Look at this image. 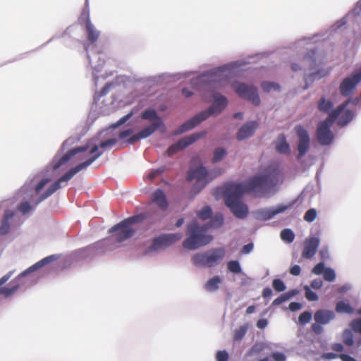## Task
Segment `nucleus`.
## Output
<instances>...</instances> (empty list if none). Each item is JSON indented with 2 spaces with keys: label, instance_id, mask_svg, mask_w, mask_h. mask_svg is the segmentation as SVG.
I'll list each match as a JSON object with an SVG mask.
<instances>
[{
  "label": "nucleus",
  "instance_id": "nucleus-1",
  "mask_svg": "<svg viewBox=\"0 0 361 361\" xmlns=\"http://www.w3.org/2000/svg\"><path fill=\"white\" fill-rule=\"evenodd\" d=\"M147 217V214L140 213L121 221L118 224L114 225L109 230L111 237L99 240L91 245L77 250L67 256L54 254L47 257V273L49 269V264L55 260H58L57 267L62 270L71 266L75 262H78L82 259L91 257L94 251L99 249L106 250H111L114 247L111 246V243L115 239L116 243L123 242L135 233V230L132 228V226L144 221Z\"/></svg>",
  "mask_w": 361,
  "mask_h": 361
},
{
  "label": "nucleus",
  "instance_id": "nucleus-2",
  "mask_svg": "<svg viewBox=\"0 0 361 361\" xmlns=\"http://www.w3.org/2000/svg\"><path fill=\"white\" fill-rule=\"evenodd\" d=\"M247 63L248 61L245 59L226 63L192 78L190 83L200 90H212L219 87L221 82H227L235 76L239 70Z\"/></svg>",
  "mask_w": 361,
  "mask_h": 361
},
{
  "label": "nucleus",
  "instance_id": "nucleus-3",
  "mask_svg": "<svg viewBox=\"0 0 361 361\" xmlns=\"http://www.w3.org/2000/svg\"><path fill=\"white\" fill-rule=\"evenodd\" d=\"M316 38L317 35L312 37H304L295 44V49H305V46H307L305 48L307 53L304 56V62H309V73H307L305 68L303 90L308 89L316 80H319L326 75V71L322 67L324 54L323 50L314 44L317 42Z\"/></svg>",
  "mask_w": 361,
  "mask_h": 361
},
{
  "label": "nucleus",
  "instance_id": "nucleus-4",
  "mask_svg": "<svg viewBox=\"0 0 361 361\" xmlns=\"http://www.w3.org/2000/svg\"><path fill=\"white\" fill-rule=\"evenodd\" d=\"M283 181L280 170L276 167H269L264 173L255 175L245 183H242L245 193H254L255 196L264 197L276 191V187Z\"/></svg>",
  "mask_w": 361,
  "mask_h": 361
},
{
  "label": "nucleus",
  "instance_id": "nucleus-5",
  "mask_svg": "<svg viewBox=\"0 0 361 361\" xmlns=\"http://www.w3.org/2000/svg\"><path fill=\"white\" fill-rule=\"evenodd\" d=\"M210 91L212 104L206 109L198 112L183 123L178 128L174 130L173 135H179L187 133L198 126L210 116H216L226 109L228 104L227 97L214 90Z\"/></svg>",
  "mask_w": 361,
  "mask_h": 361
},
{
  "label": "nucleus",
  "instance_id": "nucleus-6",
  "mask_svg": "<svg viewBox=\"0 0 361 361\" xmlns=\"http://www.w3.org/2000/svg\"><path fill=\"white\" fill-rule=\"evenodd\" d=\"M245 194L242 183H228L223 192L225 205L239 219H245L249 214L247 205L243 202Z\"/></svg>",
  "mask_w": 361,
  "mask_h": 361
},
{
  "label": "nucleus",
  "instance_id": "nucleus-7",
  "mask_svg": "<svg viewBox=\"0 0 361 361\" xmlns=\"http://www.w3.org/2000/svg\"><path fill=\"white\" fill-rule=\"evenodd\" d=\"M207 227L200 226L197 220L188 224L186 228L187 237L182 245L188 250H196L209 244L213 240L212 235L207 233Z\"/></svg>",
  "mask_w": 361,
  "mask_h": 361
},
{
  "label": "nucleus",
  "instance_id": "nucleus-8",
  "mask_svg": "<svg viewBox=\"0 0 361 361\" xmlns=\"http://www.w3.org/2000/svg\"><path fill=\"white\" fill-rule=\"evenodd\" d=\"M225 250L222 247L212 248L198 252L191 256V263L197 268H212L218 265L225 257Z\"/></svg>",
  "mask_w": 361,
  "mask_h": 361
},
{
  "label": "nucleus",
  "instance_id": "nucleus-9",
  "mask_svg": "<svg viewBox=\"0 0 361 361\" xmlns=\"http://www.w3.org/2000/svg\"><path fill=\"white\" fill-rule=\"evenodd\" d=\"M102 156V152L97 154L92 157L89 158L87 160L76 165L75 166L69 169L62 176H61L57 180L51 184L48 188H47V198L56 192L60 189L62 183H67L77 173L87 169L90 166L94 161Z\"/></svg>",
  "mask_w": 361,
  "mask_h": 361
},
{
  "label": "nucleus",
  "instance_id": "nucleus-10",
  "mask_svg": "<svg viewBox=\"0 0 361 361\" xmlns=\"http://www.w3.org/2000/svg\"><path fill=\"white\" fill-rule=\"evenodd\" d=\"M232 88L238 97L248 101L254 106H257L260 104L261 99L258 88L254 85L234 81L232 83Z\"/></svg>",
  "mask_w": 361,
  "mask_h": 361
},
{
  "label": "nucleus",
  "instance_id": "nucleus-11",
  "mask_svg": "<svg viewBox=\"0 0 361 361\" xmlns=\"http://www.w3.org/2000/svg\"><path fill=\"white\" fill-rule=\"evenodd\" d=\"M177 233H162L153 238L151 244L147 247L145 255L157 253L171 246L181 238Z\"/></svg>",
  "mask_w": 361,
  "mask_h": 361
},
{
  "label": "nucleus",
  "instance_id": "nucleus-12",
  "mask_svg": "<svg viewBox=\"0 0 361 361\" xmlns=\"http://www.w3.org/2000/svg\"><path fill=\"white\" fill-rule=\"evenodd\" d=\"M336 318V314L333 310L320 309L314 314V323L311 325L312 331L316 335H320L324 332V325L329 324Z\"/></svg>",
  "mask_w": 361,
  "mask_h": 361
},
{
  "label": "nucleus",
  "instance_id": "nucleus-13",
  "mask_svg": "<svg viewBox=\"0 0 361 361\" xmlns=\"http://www.w3.org/2000/svg\"><path fill=\"white\" fill-rule=\"evenodd\" d=\"M294 130L298 137L296 159L300 160L310 149V136L308 131L301 125L295 126Z\"/></svg>",
  "mask_w": 361,
  "mask_h": 361
},
{
  "label": "nucleus",
  "instance_id": "nucleus-14",
  "mask_svg": "<svg viewBox=\"0 0 361 361\" xmlns=\"http://www.w3.org/2000/svg\"><path fill=\"white\" fill-rule=\"evenodd\" d=\"M361 81V70L353 72L343 80L339 86L340 93L343 97L353 94L357 84Z\"/></svg>",
  "mask_w": 361,
  "mask_h": 361
},
{
  "label": "nucleus",
  "instance_id": "nucleus-15",
  "mask_svg": "<svg viewBox=\"0 0 361 361\" xmlns=\"http://www.w3.org/2000/svg\"><path fill=\"white\" fill-rule=\"evenodd\" d=\"M290 206L291 204H278L276 207L258 209L253 212V216L257 220L267 221L272 219L276 215L284 212Z\"/></svg>",
  "mask_w": 361,
  "mask_h": 361
},
{
  "label": "nucleus",
  "instance_id": "nucleus-16",
  "mask_svg": "<svg viewBox=\"0 0 361 361\" xmlns=\"http://www.w3.org/2000/svg\"><path fill=\"white\" fill-rule=\"evenodd\" d=\"M85 50L88 53V47H85ZM87 58L89 63L92 68V77L95 85H97V80H99V73L102 71L103 65L104 64L105 60L104 55L102 53H93L91 55L87 54Z\"/></svg>",
  "mask_w": 361,
  "mask_h": 361
},
{
  "label": "nucleus",
  "instance_id": "nucleus-17",
  "mask_svg": "<svg viewBox=\"0 0 361 361\" xmlns=\"http://www.w3.org/2000/svg\"><path fill=\"white\" fill-rule=\"evenodd\" d=\"M259 127V123L255 120L245 122L238 130L235 138L238 141H243L253 136Z\"/></svg>",
  "mask_w": 361,
  "mask_h": 361
},
{
  "label": "nucleus",
  "instance_id": "nucleus-18",
  "mask_svg": "<svg viewBox=\"0 0 361 361\" xmlns=\"http://www.w3.org/2000/svg\"><path fill=\"white\" fill-rule=\"evenodd\" d=\"M311 272L317 276L322 275L324 280L327 282H333L336 278L335 270L331 267H326L324 262L317 263Z\"/></svg>",
  "mask_w": 361,
  "mask_h": 361
},
{
  "label": "nucleus",
  "instance_id": "nucleus-19",
  "mask_svg": "<svg viewBox=\"0 0 361 361\" xmlns=\"http://www.w3.org/2000/svg\"><path fill=\"white\" fill-rule=\"evenodd\" d=\"M320 244V239L317 236H312L307 238L302 252V256L305 259H312L317 252Z\"/></svg>",
  "mask_w": 361,
  "mask_h": 361
},
{
  "label": "nucleus",
  "instance_id": "nucleus-20",
  "mask_svg": "<svg viewBox=\"0 0 361 361\" xmlns=\"http://www.w3.org/2000/svg\"><path fill=\"white\" fill-rule=\"evenodd\" d=\"M140 117L143 120L149 121L151 122L150 126H152L155 128H160L161 127L164 126L161 118L154 109H145L142 112Z\"/></svg>",
  "mask_w": 361,
  "mask_h": 361
},
{
  "label": "nucleus",
  "instance_id": "nucleus-21",
  "mask_svg": "<svg viewBox=\"0 0 361 361\" xmlns=\"http://www.w3.org/2000/svg\"><path fill=\"white\" fill-rule=\"evenodd\" d=\"M207 134V130H202L199 133H193L189 136H186L178 140L176 143V145L180 150H183L193 144L197 140L204 137Z\"/></svg>",
  "mask_w": 361,
  "mask_h": 361
},
{
  "label": "nucleus",
  "instance_id": "nucleus-22",
  "mask_svg": "<svg viewBox=\"0 0 361 361\" xmlns=\"http://www.w3.org/2000/svg\"><path fill=\"white\" fill-rule=\"evenodd\" d=\"M89 146L86 145L71 149L59 159V160L54 164V168L55 169H59L63 164L67 163L73 156L78 153L86 152Z\"/></svg>",
  "mask_w": 361,
  "mask_h": 361
},
{
  "label": "nucleus",
  "instance_id": "nucleus-23",
  "mask_svg": "<svg viewBox=\"0 0 361 361\" xmlns=\"http://www.w3.org/2000/svg\"><path fill=\"white\" fill-rule=\"evenodd\" d=\"M317 137L320 145L326 146L332 143L334 135L330 128L317 126Z\"/></svg>",
  "mask_w": 361,
  "mask_h": 361
},
{
  "label": "nucleus",
  "instance_id": "nucleus-24",
  "mask_svg": "<svg viewBox=\"0 0 361 361\" xmlns=\"http://www.w3.org/2000/svg\"><path fill=\"white\" fill-rule=\"evenodd\" d=\"M84 18L85 19V30L87 35V42L89 44H93L98 39L100 32L96 29L94 25L91 23L88 11Z\"/></svg>",
  "mask_w": 361,
  "mask_h": 361
},
{
  "label": "nucleus",
  "instance_id": "nucleus-25",
  "mask_svg": "<svg viewBox=\"0 0 361 361\" xmlns=\"http://www.w3.org/2000/svg\"><path fill=\"white\" fill-rule=\"evenodd\" d=\"M193 179L200 180H210L209 177V171L206 167L201 165L194 169L190 170L188 175V180L191 181Z\"/></svg>",
  "mask_w": 361,
  "mask_h": 361
},
{
  "label": "nucleus",
  "instance_id": "nucleus-26",
  "mask_svg": "<svg viewBox=\"0 0 361 361\" xmlns=\"http://www.w3.org/2000/svg\"><path fill=\"white\" fill-rule=\"evenodd\" d=\"M275 149L277 152L281 154H289L290 153V145L288 142L285 134L281 133L278 135L275 141Z\"/></svg>",
  "mask_w": 361,
  "mask_h": 361
},
{
  "label": "nucleus",
  "instance_id": "nucleus-27",
  "mask_svg": "<svg viewBox=\"0 0 361 361\" xmlns=\"http://www.w3.org/2000/svg\"><path fill=\"white\" fill-rule=\"evenodd\" d=\"M223 282V279L219 275H215L209 278L204 284V289L209 293H216L219 290L220 285Z\"/></svg>",
  "mask_w": 361,
  "mask_h": 361
},
{
  "label": "nucleus",
  "instance_id": "nucleus-28",
  "mask_svg": "<svg viewBox=\"0 0 361 361\" xmlns=\"http://www.w3.org/2000/svg\"><path fill=\"white\" fill-rule=\"evenodd\" d=\"M152 200L162 209H165L168 207L166 195L161 189H157L154 191Z\"/></svg>",
  "mask_w": 361,
  "mask_h": 361
},
{
  "label": "nucleus",
  "instance_id": "nucleus-29",
  "mask_svg": "<svg viewBox=\"0 0 361 361\" xmlns=\"http://www.w3.org/2000/svg\"><path fill=\"white\" fill-rule=\"evenodd\" d=\"M337 124L341 127L348 125L355 118V113L350 109L345 110L341 115Z\"/></svg>",
  "mask_w": 361,
  "mask_h": 361
},
{
  "label": "nucleus",
  "instance_id": "nucleus-30",
  "mask_svg": "<svg viewBox=\"0 0 361 361\" xmlns=\"http://www.w3.org/2000/svg\"><path fill=\"white\" fill-rule=\"evenodd\" d=\"M327 118L325 120L319 122L318 126L325 128H330L336 120L340 116V114L334 109L328 114Z\"/></svg>",
  "mask_w": 361,
  "mask_h": 361
},
{
  "label": "nucleus",
  "instance_id": "nucleus-31",
  "mask_svg": "<svg viewBox=\"0 0 361 361\" xmlns=\"http://www.w3.org/2000/svg\"><path fill=\"white\" fill-rule=\"evenodd\" d=\"M334 103L331 100L326 99L325 96H322L317 103V109L319 111L329 114L333 111Z\"/></svg>",
  "mask_w": 361,
  "mask_h": 361
},
{
  "label": "nucleus",
  "instance_id": "nucleus-32",
  "mask_svg": "<svg viewBox=\"0 0 361 361\" xmlns=\"http://www.w3.org/2000/svg\"><path fill=\"white\" fill-rule=\"evenodd\" d=\"M14 216V212L11 210H6L4 214V216L1 221L0 226V233L2 235L6 234L10 229V225L8 220Z\"/></svg>",
  "mask_w": 361,
  "mask_h": 361
},
{
  "label": "nucleus",
  "instance_id": "nucleus-33",
  "mask_svg": "<svg viewBox=\"0 0 361 361\" xmlns=\"http://www.w3.org/2000/svg\"><path fill=\"white\" fill-rule=\"evenodd\" d=\"M336 311L338 313H346V314H353L354 312V310L352 306L345 301H339L336 305Z\"/></svg>",
  "mask_w": 361,
  "mask_h": 361
},
{
  "label": "nucleus",
  "instance_id": "nucleus-34",
  "mask_svg": "<svg viewBox=\"0 0 361 361\" xmlns=\"http://www.w3.org/2000/svg\"><path fill=\"white\" fill-rule=\"evenodd\" d=\"M137 109L136 108L132 109V110L128 113L127 114L122 116L120 119H118L116 123L111 125L110 128L112 129L117 128L123 124H125L128 120L131 118V117L136 113Z\"/></svg>",
  "mask_w": 361,
  "mask_h": 361
},
{
  "label": "nucleus",
  "instance_id": "nucleus-35",
  "mask_svg": "<svg viewBox=\"0 0 361 361\" xmlns=\"http://www.w3.org/2000/svg\"><path fill=\"white\" fill-rule=\"evenodd\" d=\"M137 109L136 108L132 109V110L128 113L127 114L122 116L120 119H118L116 123L111 125L110 128L112 129L117 128L123 124H125L128 120L131 118V117L136 113Z\"/></svg>",
  "mask_w": 361,
  "mask_h": 361
},
{
  "label": "nucleus",
  "instance_id": "nucleus-36",
  "mask_svg": "<svg viewBox=\"0 0 361 361\" xmlns=\"http://www.w3.org/2000/svg\"><path fill=\"white\" fill-rule=\"evenodd\" d=\"M224 216L221 213H216L209 221V222L205 226L207 227V229L210 227L212 228H219L224 224Z\"/></svg>",
  "mask_w": 361,
  "mask_h": 361
},
{
  "label": "nucleus",
  "instance_id": "nucleus-37",
  "mask_svg": "<svg viewBox=\"0 0 361 361\" xmlns=\"http://www.w3.org/2000/svg\"><path fill=\"white\" fill-rule=\"evenodd\" d=\"M158 129V128L149 125L137 133V134L140 140H143L150 137Z\"/></svg>",
  "mask_w": 361,
  "mask_h": 361
},
{
  "label": "nucleus",
  "instance_id": "nucleus-38",
  "mask_svg": "<svg viewBox=\"0 0 361 361\" xmlns=\"http://www.w3.org/2000/svg\"><path fill=\"white\" fill-rule=\"evenodd\" d=\"M342 338L343 343L348 346H352L355 343L353 331L350 329H345L343 330Z\"/></svg>",
  "mask_w": 361,
  "mask_h": 361
},
{
  "label": "nucleus",
  "instance_id": "nucleus-39",
  "mask_svg": "<svg viewBox=\"0 0 361 361\" xmlns=\"http://www.w3.org/2000/svg\"><path fill=\"white\" fill-rule=\"evenodd\" d=\"M227 154V151L225 148L219 147L214 151L212 162L217 163L221 161Z\"/></svg>",
  "mask_w": 361,
  "mask_h": 361
},
{
  "label": "nucleus",
  "instance_id": "nucleus-40",
  "mask_svg": "<svg viewBox=\"0 0 361 361\" xmlns=\"http://www.w3.org/2000/svg\"><path fill=\"white\" fill-rule=\"evenodd\" d=\"M280 237L284 242L290 243L294 240L295 234L291 229L284 228L281 231Z\"/></svg>",
  "mask_w": 361,
  "mask_h": 361
},
{
  "label": "nucleus",
  "instance_id": "nucleus-41",
  "mask_svg": "<svg viewBox=\"0 0 361 361\" xmlns=\"http://www.w3.org/2000/svg\"><path fill=\"white\" fill-rule=\"evenodd\" d=\"M227 269L230 272L234 274H240L242 272L241 265L238 260H230L228 262Z\"/></svg>",
  "mask_w": 361,
  "mask_h": 361
},
{
  "label": "nucleus",
  "instance_id": "nucleus-42",
  "mask_svg": "<svg viewBox=\"0 0 361 361\" xmlns=\"http://www.w3.org/2000/svg\"><path fill=\"white\" fill-rule=\"evenodd\" d=\"M261 87L265 92H270L271 90L279 92L281 89V87L278 83L267 81L262 82L261 84Z\"/></svg>",
  "mask_w": 361,
  "mask_h": 361
},
{
  "label": "nucleus",
  "instance_id": "nucleus-43",
  "mask_svg": "<svg viewBox=\"0 0 361 361\" xmlns=\"http://www.w3.org/2000/svg\"><path fill=\"white\" fill-rule=\"evenodd\" d=\"M305 290V295L307 300L310 302L317 301L319 299V296L317 293L313 291L312 288L308 285H305L303 287Z\"/></svg>",
  "mask_w": 361,
  "mask_h": 361
},
{
  "label": "nucleus",
  "instance_id": "nucleus-44",
  "mask_svg": "<svg viewBox=\"0 0 361 361\" xmlns=\"http://www.w3.org/2000/svg\"><path fill=\"white\" fill-rule=\"evenodd\" d=\"M267 348V344L264 343H255L251 349L249 351V355H259L265 348Z\"/></svg>",
  "mask_w": 361,
  "mask_h": 361
},
{
  "label": "nucleus",
  "instance_id": "nucleus-45",
  "mask_svg": "<svg viewBox=\"0 0 361 361\" xmlns=\"http://www.w3.org/2000/svg\"><path fill=\"white\" fill-rule=\"evenodd\" d=\"M312 318V314L310 311L305 310L302 312L298 317V322L300 325L308 324Z\"/></svg>",
  "mask_w": 361,
  "mask_h": 361
},
{
  "label": "nucleus",
  "instance_id": "nucleus-46",
  "mask_svg": "<svg viewBox=\"0 0 361 361\" xmlns=\"http://www.w3.org/2000/svg\"><path fill=\"white\" fill-rule=\"evenodd\" d=\"M273 288L279 293L283 292L286 290V285L284 281L281 279H274L272 281Z\"/></svg>",
  "mask_w": 361,
  "mask_h": 361
},
{
  "label": "nucleus",
  "instance_id": "nucleus-47",
  "mask_svg": "<svg viewBox=\"0 0 361 361\" xmlns=\"http://www.w3.org/2000/svg\"><path fill=\"white\" fill-rule=\"evenodd\" d=\"M247 331V326L246 324L240 326L234 331L233 338L235 341H240L245 336Z\"/></svg>",
  "mask_w": 361,
  "mask_h": 361
},
{
  "label": "nucleus",
  "instance_id": "nucleus-48",
  "mask_svg": "<svg viewBox=\"0 0 361 361\" xmlns=\"http://www.w3.org/2000/svg\"><path fill=\"white\" fill-rule=\"evenodd\" d=\"M213 214L212 209L210 207L206 206L204 207L202 210H200L197 215L198 216L202 219V220H206L208 219H210Z\"/></svg>",
  "mask_w": 361,
  "mask_h": 361
},
{
  "label": "nucleus",
  "instance_id": "nucleus-49",
  "mask_svg": "<svg viewBox=\"0 0 361 361\" xmlns=\"http://www.w3.org/2000/svg\"><path fill=\"white\" fill-rule=\"evenodd\" d=\"M212 180V178L204 180H196V182L192 187V191H194L195 194L200 192Z\"/></svg>",
  "mask_w": 361,
  "mask_h": 361
},
{
  "label": "nucleus",
  "instance_id": "nucleus-50",
  "mask_svg": "<svg viewBox=\"0 0 361 361\" xmlns=\"http://www.w3.org/2000/svg\"><path fill=\"white\" fill-rule=\"evenodd\" d=\"M44 266H45V258L42 259L38 262L35 263V264L29 267L27 270L22 273V275L25 276L29 273L37 271L39 269L43 267Z\"/></svg>",
  "mask_w": 361,
  "mask_h": 361
},
{
  "label": "nucleus",
  "instance_id": "nucleus-51",
  "mask_svg": "<svg viewBox=\"0 0 361 361\" xmlns=\"http://www.w3.org/2000/svg\"><path fill=\"white\" fill-rule=\"evenodd\" d=\"M317 210L314 208H311L306 212V213L304 216V219H305V221H306L309 223H311L315 220V219L317 218Z\"/></svg>",
  "mask_w": 361,
  "mask_h": 361
},
{
  "label": "nucleus",
  "instance_id": "nucleus-52",
  "mask_svg": "<svg viewBox=\"0 0 361 361\" xmlns=\"http://www.w3.org/2000/svg\"><path fill=\"white\" fill-rule=\"evenodd\" d=\"M350 17H348L347 15L340 20H337L335 24H334L331 27V30L332 32H336L338 30H339L341 27H342L343 25H345L347 23V18H350Z\"/></svg>",
  "mask_w": 361,
  "mask_h": 361
},
{
  "label": "nucleus",
  "instance_id": "nucleus-53",
  "mask_svg": "<svg viewBox=\"0 0 361 361\" xmlns=\"http://www.w3.org/2000/svg\"><path fill=\"white\" fill-rule=\"evenodd\" d=\"M361 13V0L358 1L352 11L347 14L348 17H357Z\"/></svg>",
  "mask_w": 361,
  "mask_h": 361
},
{
  "label": "nucleus",
  "instance_id": "nucleus-54",
  "mask_svg": "<svg viewBox=\"0 0 361 361\" xmlns=\"http://www.w3.org/2000/svg\"><path fill=\"white\" fill-rule=\"evenodd\" d=\"M302 66L296 63H291V69L293 71H298L300 70H303L305 71V68H306V72L309 73V62H304V59H302Z\"/></svg>",
  "mask_w": 361,
  "mask_h": 361
},
{
  "label": "nucleus",
  "instance_id": "nucleus-55",
  "mask_svg": "<svg viewBox=\"0 0 361 361\" xmlns=\"http://www.w3.org/2000/svg\"><path fill=\"white\" fill-rule=\"evenodd\" d=\"M349 325L355 333L361 334V318L353 319Z\"/></svg>",
  "mask_w": 361,
  "mask_h": 361
},
{
  "label": "nucleus",
  "instance_id": "nucleus-56",
  "mask_svg": "<svg viewBox=\"0 0 361 361\" xmlns=\"http://www.w3.org/2000/svg\"><path fill=\"white\" fill-rule=\"evenodd\" d=\"M319 255L321 258L320 262H324L330 259V253L328 247H322L319 251Z\"/></svg>",
  "mask_w": 361,
  "mask_h": 361
},
{
  "label": "nucleus",
  "instance_id": "nucleus-57",
  "mask_svg": "<svg viewBox=\"0 0 361 361\" xmlns=\"http://www.w3.org/2000/svg\"><path fill=\"white\" fill-rule=\"evenodd\" d=\"M289 300L288 296L285 293H281L278 298H276L271 303V306H278L283 302Z\"/></svg>",
  "mask_w": 361,
  "mask_h": 361
},
{
  "label": "nucleus",
  "instance_id": "nucleus-58",
  "mask_svg": "<svg viewBox=\"0 0 361 361\" xmlns=\"http://www.w3.org/2000/svg\"><path fill=\"white\" fill-rule=\"evenodd\" d=\"M229 358V355L228 352L225 350H219L216 354V361H228Z\"/></svg>",
  "mask_w": 361,
  "mask_h": 361
},
{
  "label": "nucleus",
  "instance_id": "nucleus-59",
  "mask_svg": "<svg viewBox=\"0 0 361 361\" xmlns=\"http://www.w3.org/2000/svg\"><path fill=\"white\" fill-rule=\"evenodd\" d=\"M117 141L118 140L116 138H110L106 140L101 142L99 147L102 149L111 147L117 142Z\"/></svg>",
  "mask_w": 361,
  "mask_h": 361
},
{
  "label": "nucleus",
  "instance_id": "nucleus-60",
  "mask_svg": "<svg viewBox=\"0 0 361 361\" xmlns=\"http://www.w3.org/2000/svg\"><path fill=\"white\" fill-rule=\"evenodd\" d=\"M18 209L23 214H25L32 209L30 202H24L20 204L18 207Z\"/></svg>",
  "mask_w": 361,
  "mask_h": 361
},
{
  "label": "nucleus",
  "instance_id": "nucleus-61",
  "mask_svg": "<svg viewBox=\"0 0 361 361\" xmlns=\"http://www.w3.org/2000/svg\"><path fill=\"white\" fill-rule=\"evenodd\" d=\"M350 104H351V98L339 104L335 110L341 115L345 110H347L346 108Z\"/></svg>",
  "mask_w": 361,
  "mask_h": 361
},
{
  "label": "nucleus",
  "instance_id": "nucleus-62",
  "mask_svg": "<svg viewBox=\"0 0 361 361\" xmlns=\"http://www.w3.org/2000/svg\"><path fill=\"white\" fill-rule=\"evenodd\" d=\"M352 288H353V286L350 283H344L337 288L336 293L343 294V293L349 291L350 290H351Z\"/></svg>",
  "mask_w": 361,
  "mask_h": 361
},
{
  "label": "nucleus",
  "instance_id": "nucleus-63",
  "mask_svg": "<svg viewBox=\"0 0 361 361\" xmlns=\"http://www.w3.org/2000/svg\"><path fill=\"white\" fill-rule=\"evenodd\" d=\"M271 357L275 361H286V355L282 352H274L271 354Z\"/></svg>",
  "mask_w": 361,
  "mask_h": 361
},
{
  "label": "nucleus",
  "instance_id": "nucleus-64",
  "mask_svg": "<svg viewBox=\"0 0 361 361\" xmlns=\"http://www.w3.org/2000/svg\"><path fill=\"white\" fill-rule=\"evenodd\" d=\"M323 286V281L321 279H315L311 281L310 287L311 288L319 290Z\"/></svg>",
  "mask_w": 361,
  "mask_h": 361
}]
</instances>
